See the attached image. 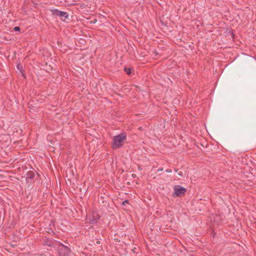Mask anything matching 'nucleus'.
Here are the masks:
<instances>
[{"label": "nucleus", "instance_id": "f257e3e1", "mask_svg": "<svg viewBox=\"0 0 256 256\" xmlns=\"http://www.w3.org/2000/svg\"><path fill=\"white\" fill-rule=\"evenodd\" d=\"M126 139V135L124 134H120L113 138V142L112 144V148L114 149L119 148L123 145V142Z\"/></svg>", "mask_w": 256, "mask_h": 256}, {"label": "nucleus", "instance_id": "f03ea898", "mask_svg": "<svg viewBox=\"0 0 256 256\" xmlns=\"http://www.w3.org/2000/svg\"><path fill=\"white\" fill-rule=\"evenodd\" d=\"M55 246L60 256H71V250L68 246H65L60 242L56 243Z\"/></svg>", "mask_w": 256, "mask_h": 256}, {"label": "nucleus", "instance_id": "7ed1b4c3", "mask_svg": "<svg viewBox=\"0 0 256 256\" xmlns=\"http://www.w3.org/2000/svg\"><path fill=\"white\" fill-rule=\"evenodd\" d=\"M174 194L176 196H184L186 192V189L180 186H176L174 187Z\"/></svg>", "mask_w": 256, "mask_h": 256}, {"label": "nucleus", "instance_id": "20e7f679", "mask_svg": "<svg viewBox=\"0 0 256 256\" xmlns=\"http://www.w3.org/2000/svg\"><path fill=\"white\" fill-rule=\"evenodd\" d=\"M52 14L54 16H58L60 18H68V14L67 12L54 9L51 10Z\"/></svg>", "mask_w": 256, "mask_h": 256}, {"label": "nucleus", "instance_id": "39448f33", "mask_svg": "<svg viewBox=\"0 0 256 256\" xmlns=\"http://www.w3.org/2000/svg\"><path fill=\"white\" fill-rule=\"evenodd\" d=\"M124 70L126 72V73L128 74H131V70L130 68H125L124 69Z\"/></svg>", "mask_w": 256, "mask_h": 256}, {"label": "nucleus", "instance_id": "423d86ee", "mask_svg": "<svg viewBox=\"0 0 256 256\" xmlns=\"http://www.w3.org/2000/svg\"><path fill=\"white\" fill-rule=\"evenodd\" d=\"M17 68L20 70H22V64H18V66H17Z\"/></svg>", "mask_w": 256, "mask_h": 256}, {"label": "nucleus", "instance_id": "0eeeda50", "mask_svg": "<svg viewBox=\"0 0 256 256\" xmlns=\"http://www.w3.org/2000/svg\"><path fill=\"white\" fill-rule=\"evenodd\" d=\"M14 31H20V28L19 26H16L14 28Z\"/></svg>", "mask_w": 256, "mask_h": 256}, {"label": "nucleus", "instance_id": "6e6552de", "mask_svg": "<svg viewBox=\"0 0 256 256\" xmlns=\"http://www.w3.org/2000/svg\"><path fill=\"white\" fill-rule=\"evenodd\" d=\"M128 200H126L122 202V204L124 206H125V204H128Z\"/></svg>", "mask_w": 256, "mask_h": 256}, {"label": "nucleus", "instance_id": "1a4fd4ad", "mask_svg": "<svg viewBox=\"0 0 256 256\" xmlns=\"http://www.w3.org/2000/svg\"><path fill=\"white\" fill-rule=\"evenodd\" d=\"M166 172H172V170L170 169H166Z\"/></svg>", "mask_w": 256, "mask_h": 256}, {"label": "nucleus", "instance_id": "9d476101", "mask_svg": "<svg viewBox=\"0 0 256 256\" xmlns=\"http://www.w3.org/2000/svg\"><path fill=\"white\" fill-rule=\"evenodd\" d=\"M163 170V168H160L158 169V171H162Z\"/></svg>", "mask_w": 256, "mask_h": 256}, {"label": "nucleus", "instance_id": "9b49d317", "mask_svg": "<svg viewBox=\"0 0 256 256\" xmlns=\"http://www.w3.org/2000/svg\"><path fill=\"white\" fill-rule=\"evenodd\" d=\"M178 175L180 176H182V172H180L178 173Z\"/></svg>", "mask_w": 256, "mask_h": 256}, {"label": "nucleus", "instance_id": "f8f14e48", "mask_svg": "<svg viewBox=\"0 0 256 256\" xmlns=\"http://www.w3.org/2000/svg\"><path fill=\"white\" fill-rule=\"evenodd\" d=\"M29 178H34V176H32V175H30V176H28Z\"/></svg>", "mask_w": 256, "mask_h": 256}, {"label": "nucleus", "instance_id": "ddd939ff", "mask_svg": "<svg viewBox=\"0 0 256 256\" xmlns=\"http://www.w3.org/2000/svg\"><path fill=\"white\" fill-rule=\"evenodd\" d=\"M132 176L133 178H136V174H132Z\"/></svg>", "mask_w": 256, "mask_h": 256}, {"label": "nucleus", "instance_id": "4468645a", "mask_svg": "<svg viewBox=\"0 0 256 256\" xmlns=\"http://www.w3.org/2000/svg\"><path fill=\"white\" fill-rule=\"evenodd\" d=\"M174 172H177L178 170L177 168H174Z\"/></svg>", "mask_w": 256, "mask_h": 256}, {"label": "nucleus", "instance_id": "2eb2a0df", "mask_svg": "<svg viewBox=\"0 0 256 256\" xmlns=\"http://www.w3.org/2000/svg\"><path fill=\"white\" fill-rule=\"evenodd\" d=\"M138 168L139 170H142V168H141L140 167H138Z\"/></svg>", "mask_w": 256, "mask_h": 256}, {"label": "nucleus", "instance_id": "dca6fc26", "mask_svg": "<svg viewBox=\"0 0 256 256\" xmlns=\"http://www.w3.org/2000/svg\"><path fill=\"white\" fill-rule=\"evenodd\" d=\"M96 243H97V244H100V241H98V242H96Z\"/></svg>", "mask_w": 256, "mask_h": 256}, {"label": "nucleus", "instance_id": "f3484780", "mask_svg": "<svg viewBox=\"0 0 256 256\" xmlns=\"http://www.w3.org/2000/svg\"><path fill=\"white\" fill-rule=\"evenodd\" d=\"M50 243H51V242H50V243H49V244H48V246H50Z\"/></svg>", "mask_w": 256, "mask_h": 256}]
</instances>
